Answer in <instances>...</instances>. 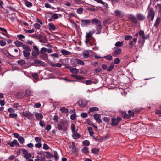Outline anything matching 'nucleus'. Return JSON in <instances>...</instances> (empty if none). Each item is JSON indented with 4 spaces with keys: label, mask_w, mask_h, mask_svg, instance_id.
I'll list each match as a JSON object with an SVG mask.
<instances>
[{
    "label": "nucleus",
    "mask_w": 161,
    "mask_h": 161,
    "mask_svg": "<svg viewBox=\"0 0 161 161\" xmlns=\"http://www.w3.org/2000/svg\"><path fill=\"white\" fill-rule=\"evenodd\" d=\"M139 35L142 37V39H141L139 41V42L141 43L139 47H141L144 42V39H147L148 38V36H145L144 35V32L142 30L140 31L139 32Z\"/></svg>",
    "instance_id": "f257e3e1"
},
{
    "label": "nucleus",
    "mask_w": 161,
    "mask_h": 161,
    "mask_svg": "<svg viewBox=\"0 0 161 161\" xmlns=\"http://www.w3.org/2000/svg\"><path fill=\"white\" fill-rule=\"evenodd\" d=\"M14 44L18 47H22L23 48L24 50H29L30 49L28 48V46L25 44H23V43L20 41H16L15 42Z\"/></svg>",
    "instance_id": "f03ea898"
},
{
    "label": "nucleus",
    "mask_w": 161,
    "mask_h": 161,
    "mask_svg": "<svg viewBox=\"0 0 161 161\" xmlns=\"http://www.w3.org/2000/svg\"><path fill=\"white\" fill-rule=\"evenodd\" d=\"M22 115L31 120H33L34 118L33 115L30 112L27 111L23 112L22 113Z\"/></svg>",
    "instance_id": "7ed1b4c3"
},
{
    "label": "nucleus",
    "mask_w": 161,
    "mask_h": 161,
    "mask_svg": "<svg viewBox=\"0 0 161 161\" xmlns=\"http://www.w3.org/2000/svg\"><path fill=\"white\" fill-rule=\"evenodd\" d=\"M155 15V12L154 10L152 8H150L148 11V15L147 18L150 21L153 20Z\"/></svg>",
    "instance_id": "20e7f679"
},
{
    "label": "nucleus",
    "mask_w": 161,
    "mask_h": 161,
    "mask_svg": "<svg viewBox=\"0 0 161 161\" xmlns=\"http://www.w3.org/2000/svg\"><path fill=\"white\" fill-rule=\"evenodd\" d=\"M77 103L78 104L79 106L81 107H86L87 104V102L84 100L81 99L79 100L78 101Z\"/></svg>",
    "instance_id": "39448f33"
},
{
    "label": "nucleus",
    "mask_w": 161,
    "mask_h": 161,
    "mask_svg": "<svg viewBox=\"0 0 161 161\" xmlns=\"http://www.w3.org/2000/svg\"><path fill=\"white\" fill-rule=\"evenodd\" d=\"M93 117L94 119L96 120V121L99 123H102V121L101 119V115L99 114H96L93 115Z\"/></svg>",
    "instance_id": "423d86ee"
},
{
    "label": "nucleus",
    "mask_w": 161,
    "mask_h": 161,
    "mask_svg": "<svg viewBox=\"0 0 161 161\" xmlns=\"http://www.w3.org/2000/svg\"><path fill=\"white\" fill-rule=\"evenodd\" d=\"M91 22L93 25H97L101 24V21L98 20L96 18H94L91 20Z\"/></svg>",
    "instance_id": "0eeeda50"
},
{
    "label": "nucleus",
    "mask_w": 161,
    "mask_h": 161,
    "mask_svg": "<svg viewBox=\"0 0 161 161\" xmlns=\"http://www.w3.org/2000/svg\"><path fill=\"white\" fill-rule=\"evenodd\" d=\"M81 25L82 26H87L91 23V21L89 20L83 19L81 20Z\"/></svg>",
    "instance_id": "6e6552de"
},
{
    "label": "nucleus",
    "mask_w": 161,
    "mask_h": 161,
    "mask_svg": "<svg viewBox=\"0 0 161 161\" xmlns=\"http://www.w3.org/2000/svg\"><path fill=\"white\" fill-rule=\"evenodd\" d=\"M28 48L30 49L29 50H24L23 51V56L25 58L28 57L30 55L29 52L31 51V49L29 47Z\"/></svg>",
    "instance_id": "1a4fd4ad"
},
{
    "label": "nucleus",
    "mask_w": 161,
    "mask_h": 161,
    "mask_svg": "<svg viewBox=\"0 0 161 161\" xmlns=\"http://www.w3.org/2000/svg\"><path fill=\"white\" fill-rule=\"evenodd\" d=\"M122 50L121 48H116L112 53V55L114 56H116L120 54L121 53Z\"/></svg>",
    "instance_id": "9d476101"
},
{
    "label": "nucleus",
    "mask_w": 161,
    "mask_h": 161,
    "mask_svg": "<svg viewBox=\"0 0 161 161\" xmlns=\"http://www.w3.org/2000/svg\"><path fill=\"white\" fill-rule=\"evenodd\" d=\"M95 32V31H90L88 33H86V38H93L92 35Z\"/></svg>",
    "instance_id": "9b49d317"
},
{
    "label": "nucleus",
    "mask_w": 161,
    "mask_h": 161,
    "mask_svg": "<svg viewBox=\"0 0 161 161\" xmlns=\"http://www.w3.org/2000/svg\"><path fill=\"white\" fill-rule=\"evenodd\" d=\"M8 144L11 147H13L14 145L17 146H19V145L16 140H14L12 142L8 143Z\"/></svg>",
    "instance_id": "f8f14e48"
},
{
    "label": "nucleus",
    "mask_w": 161,
    "mask_h": 161,
    "mask_svg": "<svg viewBox=\"0 0 161 161\" xmlns=\"http://www.w3.org/2000/svg\"><path fill=\"white\" fill-rule=\"evenodd\" d=\"M137 17L138 20L140 21L143 20L145 18V16L141 13H138L137 14Z\"/></svg>",
    "instance_id": "ddd939ff"
},
{
    "label": "nucleus",
    "mask_w": 161,
    "mask_h": 161,
    "mask_svg": "<svg viewBox=\"0 0 161 161\" xmlns=\"http://www.w3.org/2000/svg\"><path fill=\"white\" fill-rule=\"evenodd\" d=\"M129 19L131 21L132 23L135 24H137V20L136 18L134 16L130 15L129 17Z\"/></svg>",
    "instance_id": "4468645a"
},
{
    "label": "nucleus",
    "mask_w": 161,
    "mask_h": 161,
    "mask_svg": "<svg viewBox=\"0 0 161 161\" xmlns=\"http://www.w3.org/2000/svg\"><path fill=\"white\" fill-rule=\"evenodd\" d=\"M72 133V136L74 139H77L80 136V135L79 133H77V132H74Z\"/></svg>",
    "instance_id": "2eb2a0df"
},
{
    "label": "nucleus",
    "mask_w": 161,
    "mask_h": 161,
    "mask_svg": "<svg viewBox=\"0 0 161 161\" xmlns=\"http://www.w3.org/2000/svg\"><path fill=\"white\" fill-rule=\"evenodd\" d=\"M102 29V26L101 24L97 25L96 26V30L97 31V34H100L101 32V29Z\"/></svg>",
    "instance_id": "dca6fc26"
},
{
    "label": "nucleus",
    "mask_w": 161,
    "mask_h": 161,
    "mask_svg": "<svg viewBox=\"0 0 161 161\" xmlns=\"http://www.w3.org/2000/svg\"><path fill=\"white\" fill-rule=\"evenodd\" d=\"M42 154L47 158L53 157V155L49 152H44Z\"/></svg>",
    "instance_id": "f3484780"
},
{
    "label": "nucleus",
    "mask_w": 161,
    "mask_h": 161,
    "mask_svg": "<svg viewBox=\"0 0 161 161\" xmlns=\"http://www.w3.org/2000/svg\"><path fill=\"white\" fill-rule=\"evenodd\" d=\"M94 1L97 2V3L101 4L104 6L108 8V5L105 2L103 1L102 0H94Z\"/></svg>",
    "instance_id": "a211bd4d"
},
{
    "label": "nucleus",
    "mask_w": 161,
    "mask_h": 161,
    "mask_svg": "<svg viewBox=\"0 0 161 161\" xmlns=\"http://www.w3.org/2000/svg\"><path fill=\"white\" fill-rule=\"evenodd\" d=\"M49 64L52 67H58L60 68L62 66V65L59 63H50Z\"/></svg>",
    "instance_id": "6ab92c4d"
},
{
    "label": "nucleus",
    "mask_w": 161,
    "mask_h": 161,
    "mask_svg": "<svg viewBox=\"0 0 161 161\" xmlns=\"http://www.w3.org/2000/svg\"><path fill=\"white\" fill-rule=\"evenodd\" d=\"M75 61L78 64L82 65H84V62L80 59L76 58L75 59Z\"/></svg>",
    "instance_id": "aec40b11"
},
{
    "label": "nucleus",
    "mask_w": 161,
    "mask_h": 161,
    "mask_svg": "<svg viewBox=\"0 0 161 161\" xmlns=\"http://www.w3.org/2000/svg\"><path fill=\"white\" fill-rule=\"evenodd\" d=\"M123 45V42L118 41L115 44V46L117 47H121Z\"/></svg>",
    "instance_id": "412c9836"
},
{
    "label": "nucleus",
    "mask_w": 161,
    "mask_h": 161,
    "mask_svg": "<svg viewBox=\"0 0 161 161\" xmlns=\"http://www.w3.org/2000/svg\"><path fill=\"white\" fill-rule=\"evenodd\" d=\"M112 123L111 125H112L116 126V125L118 122L117 119L115 118H113L111 119Z\"/></svg>",
    "instance_id": "4be33fe9"
},
{
    "label": "nucleus",
    "mask_w": 161,
    "mask_h": 161,
    "mask_svg": "<svg viewBox=\"0 0 161 161\" xmlns=\"http://www.w3.org/2000/svg\"><path fill=\"white\" fill-rule=\"evenodd\" d=\"M34 63L36 64H38L42 66H44L45 64V63L43 62L38 60L36 59L35 60Z\"/></svg>",
    "instance_id": "5701e85b"
},
{
    "label": "nucleus",
    "mask_w": 161,
    "mask_h": 161,
    "mask_svg": "<svg viewBox=\"0 0 161 161\" xmlns=\"http://www.w3.org/2000/svg\"><path fill=\"white\" fill-rule=\"evenodd\" d=\"M137 39L136 38H134L133 39V40L130 41L129 43V44L130 45L131 48L133 47V45L135 44L137 41Z\"/></svg>",
    "instance_id": "b1692460"
},
{
    "label": "nucleus",
    "mask_w": 161,
    "mask_h": 161,
    "mask_svg": "<svg viewBox=\"0 0 161 161\" xmlns=\"http://www.w3.org/2000/svg\"><path fill=\"white\" fill-rule=\"evenodd\" d=\"M49 28L50 30L54 31L56 29V27L52 23H50L48 24Z\"/></svg>",
    "instance_id": "393cba45"
},
{
    "label": "nucleus",
    "mask_w": 161,
    "mask_h": 161,
    "mask_svg": "<svg viewBox=\"0 0 161 161\" xmlns=\"http://www.w3.org/2000/svg\"><path fill=\"white\" fill-rule=\"evenodd\" d=\"M35 116L36 118L38 120H40L43 118V115L42 114L40 113H37L36 114Z\"/></svg>",
    "instance_id": "a878e982"
},
{
    "label": "nucleus",
    "mask_w": 161,
    "mask_h": 161,
    "mask_svg": "<svg viewBox=\"0 0 161 161\" xmlns=\"http://www.w3.org/2000/svg\"><path fill=\"white\" fill-rule=\"evenodd\" d=\"M99 110V109L97 107H93L90 108L88 112H93L95 111H97Z\"/></svg>",
    "instance_id": "bb28decb"
},
{
    "label": "nucleus",
    "mask_w": 161,
    "mask_h": 161,
    "mask_svg": "<svg viewBox=\"0 0 161 161\" xmlns=\"http://www.w3.org/2000/svg\"><path fill=\"white\" fill-rule=\"evenodd\" d=\"M114 64L113 62H112L110 64V66L107 69V70L108 71H111L114 68Z\"/></svg>",
    "instance_id": "cd10ccee"
},
{
    "label": "nucleus",
    "mask_w": 161,
    "mask_h": 161,
    "mask_svg": "<svg viewBox=\"0 0 161 161\" xmlns=\"http://www.w3.org/2000/svg\"><path fill=\"white\" fill-rule=\"evenodd\" d=\"M71 128L72 133L77 132L78 131V129L76 130L75 125L73 123H72L71 125Z\"/></svg>",
    "instance_id": "c85d7f7f"
},
{
    "label": "nucleus",
    "mask_w": 161,
    "mask_h": 161,
    "mask_svg": "<svg viewBox=\"0 0 161 161\" xmlns=\"http://www.w3.org/2000/svg\"><path fill=\"white\" fill-rule=\"evenodd\" d=\"M83 58H87L89 57V52L88 51H84L83 52Z\"/></svg>",
    "instance_id": "c756f323"
},
{
    "label": "nucleus",
    "mask_w": 161,
    "mask_h": 161,
    "mask_svg": "<svg viewBox=\"0 0 161 161\" xmlns=\"http://www.w3.org/2000/svg\"><path fill=\"white\" fill-rule=\"evenodd\" d=\"M88 130L90 136H92L94 135V132L92 131V129L91 127H88Z\"/></svg>",
    "instance_id": "7c9ffc66"
},
{
    "label": "nucleus",
    "mask_w": 161,
    "mask_h": 161,
    "mask_svg": "<svg viewBox=\"0 0 161 161\" xmlns=\"http://www.w3.org/2000/svg\"><path fill=\"white\" fill-rule=\"evenodd\" d=\"M82 152L85 154L87 155L89 153L88 148L87 147H84L82 149Z\"/></svg>",
    "instance_id": "2f4dec72"
},
{
    "label": "nucleus",
    "mask_w": 161,
    "mask_h": 161,
    "mask_svg": "<svg viewBox=\"0 0 161 161\" xmlns=\"http://www.w3.org/2000/svg\"><path fill=\"white\" fill-rule=\"evenodd\" d=\"M39 51L33 50L32 51V53H31V54L33 57L36 58V57L39 54Z\"/></svg>",
    "instance_id": "473e14b6"
},
{
    "label": "nucleus",
    "mask_w": 161,
    "mask_h": 161,
    "mask_svg": "<svg viewBox=\"0 0 161 161\" xmlns=\"http://www.w3.org/2000/svg\"><path fill=\"white\" fill-rule=\"evenodd\" d=\"M91 151L93 154L97 155L98 154L99 149L97 148H93L91 150Z\"/></svg>",
    "instance_id": "72a5a7b5"
},
{
    "label": "nucleus",
    "mask_w": 161,
    "mask_h": 161,
    "mask_svg": "<svg viewBox=\"0 0 161 161\" xmlns=\"http://www.w3.org/2000/svg\"><path fill=\"white\" fill-rule=\"evenodd\" d=\"M73 81H75V80H73ZM79 81V82H81L82 83H84L86 84V85H90L92 82V80H86L85 81H82V80L80 81Z\"/></svg>",
    "instance_id": "f704fd0d"
},
{
    "label": "nucleus",
    "mask_w": 161,
    "mask_h": 161,
    "mask_svg": "<svg viewBox=\"0 0 161 161\" xmlns=\"http://www.w3.org/2000/svg\"><path fill=\"white\" fill-rule=\"evenodd\" d=\"M122 115L125 119H128L130 118V116L124 112H122Z\"/></svg>",
    "instance_id": "c9c22d12"
},
{
    "label": "nucleus",
    "mask_w": 161,
    "mask_h": 161,
    "mask_svg": "<svg viewBox=\"0 0 161 161\" xmlns=\"http://www.w3.org/2000/svg\"><path fill=\"white\" fill-rule=\"evenodd\" d=\"M61 53L64 55H68L70 54V52L65 50H62Z\"/></svg>",
    "instance_id": "e433bc0d"
},
{
    "label": "nucleus",
    "mask_w": 161,
    "mask_h": 161,
    "mask_svg": "<svg viewBox=\"0 0 161 161\" xmlns=\"http://www.w3.org/2000/svg\"><path fill=\"white\" fill-rule=\"evenodd\" d=\"M60 111H61L62 112L65 113H68L69 111L68 109L64 107H62L60 109Z\"/></svg>",
    "instance_id": "4c0bfd02"
},
{
    "label": "nucleus",
    "mask_w": 161,
    "mask_h": 161,
    "mask_svg": "<svg viewBox=\"0 0 161 161\" xmlns=\"http://www.w3.org/2000/svg\"><path fill=\"white\" fill-rule=\"evenodd\" d=\"M24 1H25V5L27 7H31L32 6V4L31 3L28 2L26 0H24Z\"/></svg>",
    "instance_id": "58836bf2"
},
{
    "label": "nucleus",
    "mask_w": 161,
    "mask_h": 161,
    "mask_svg": "<svg viewBox=\"0 0 161 161\" xmlns=\"http://www.w3.org/2000/svg\"><path fill=\"white\" fill-rule=\"evenodd\" d=\"M160 22V19L159 18H157L154 24V25L156 27H157L158 26Z\"/></svg>",
    "instance_id": "ea45409f"
},
{
    "label": "nucleus",
    "mask_w": 161,
    "mask_h": 161,
    "mask_svg": "<svg viewBox=\"0 0 161 161\" xmlns=\"http://www.w3.org/2000/svg\"><path fill=\"white\" fill-rule=\"evenodd\" d=\"M33 92L30 90H27L26 91L25 94L26 96H30L32 94Z\"/></svg>",
    "instance_id": "a19ab883"
},
{
    "label": "nucleus",
    "mask_w": 161,
    "mask_h": 161,
    "mask_svg": "<svg viewBox=\"0 0 161 161\" xmlns=\"http://www.w3.org/2000/svg\"><path fill=\"white\" fill-rule=\"evenodd\" d=\"M104 58H105L107 60H111L113 59L112 56L110 55H108L106 56H104Z\"/></svg>",
    "instance_id": "79ce46f5"
},
{
    "label": "nucleus",
    "mask_w": 161,
    "mask_h": 161,
    "mask_svg": "<svg viewBox=\"0 0 161 161\" xmlns=\"http://www.w3.org/2000/svg\"><path fill=\"white\" fill-rule=\"evenodd\" d=\"M132 38V36L130 35H127L125 36V40H130Z\"/></svg>",
    "instance_id": "37998d69"
},
{
    "label": "nucleus",
    "mask_w": 161,
    "mask_h": 161,
    "mask_svg": "<svg viewBox=\"0 0 161 161\" xmlns=\"http://www.w3.org/2000/svg\"><path fill=\"white\" fill-rule=\"evenodd\" d=\"M60 124L62 126L63 130L64 131L66 130H67V127L66 126L64 122H62Z\"/></svg>",
    "instance_id": "c03bdc74"
},
{
    "label": "nucleus",
    "mask_w": 161,
    "mask_h": 161,
    "mask_svg": "<svg viewBox=\"0 0 161 161\" xmlns=\"http://www.w3.org/2000/svg\"><path fill=\"white\" fill-rule=\"evenodd\" d=\"M18 140L20 143L23 144L24 142V139L22 136H19L18 138Z\"/></svg>",
    "instance_id": "a18cd8bd"
},
{
    "label": "nucleus",
    "mask_w": 161,
    "mask_h": 161,
    "mask_svg": "<svg viewBox=\"0 0 161 161\" xmlns=\"http://www.w3.org/2000/svg\"><path fill=\"white\" fill-rule=\"evenodd\" d=\"M18 63L20 65H23L26 63V62L25 60H18L17 61Z\"/></svg>",
    "instance_id": "49530a36"
},
{
    "label": "nucleus",
    "mask_w": 161,
    "mask_h": 161,
    "mask_svg": "<svg viewBox=\"0 0 161 161\" xmlns=\"http://www.w3.org/2000/svg\"><path fill=\"white\" fill-rule=\"evenodd\" d=\"M32 76L36 80L38 78V75L37 73L32 74Z\"/></svg>",
    "instance_id": "de8ad7c7"
},
{
    "label": "nucleus",
    "mask_w": 161,
    "mask_h": 161,
    "mask_svg": "<svg viewBox=\"0 0 161 161\" xmlns=\"http://www.w3.org/2000/svg\"><path fill=\"white\" fill-rule=\"evenodd\" d=\"M71 72L72 73L76 74L78 73L79 70L77 69L73 68V69H72V71Z\"/></svg>",
    "instance_id": "09e8293b"
},
{
    "label": "nucleus",
    "mask_w": 161,
    "mask_h": 161,
    "mask_svg": "<svg viewBox=\"0 0 161 161\" xmlns=\"http://www.w3.org/2000/svg\"><path fill=\"white\" fill-rule=\"evenodd\" d=\"M31 155L30 153H27L26 154L24 155V157L26 159H28L29 158L31 157Z\"/></svg>",
    "instance_id": "8fccbe9b"
},
{
    "label": "nucleus",
    "mask_w": 161,
    "mask_h": 161,
    "mask_svg": "<svg viewBox=\"0 0 161 161\" xmlns=\"http://www.w3.org/2000/svg\"><path fill=\"white\" fill-rule=\"evenodd\" d=\"M77 151V149L74 143H72V152L75 153Z\"/></svg>",
    "instance_id": "3c124183"
},
{
    "label": "nucleus",
    "mask_w": 161,
    "mask_h": 161,
    "mask_svg": "<svg viewBox=\"0 0 161 161\" xmlns=\"http://www.w3.org/2000/svg\"><path fill=\"white\" fill-rule=\"evenodd\" d=\"M160 45H158L156 44H155L154 47V49L155 50L160 51Z\"/></svg>",
    "instance_id": "603ef678"
},
{
    "label": "nucleus",
    "mask_w": 161,
    "mask_h": 161,
    "mask_svg": "<svg viewBox=\"0 0 161 161\" xmlns=\"http://www.w3.org/2000/svg\"><path fill=\"white\" fill-rule=\"evenodd\" d=\"M83 11V8H79L77 9V13L81 14L82 13V12Z\"/></svg>",
    "instance_id": "864d4df0"
},
{
    "label": "nucleus",
    "mask_w": 161,
    "mask_h": 161,
    "mask_svg": "<svg viewBox=\"0 0 161 161\" xmlns=\"http://www.w3.org/2000/svg\"><path fill=\"white\" fill-rule=\"evenodd\" d=\"M156 9L159 12H160L161 10V5L159 4H157L156 6Z\"/></svg>",
    "instance_id": "5fc2aeb1"
},
{
    "label": "nucleus",
    "mask_w": 161,
    "mask_h": 161,
    "mask_svg": "<svg viewBox=\"0 0 161 161\" xmlns=\"http://www.w3.org/2000/svg\"><path fill=\"white\" fill-rule=\"evenodd\" d=\"M17 116V114L15 113L10 114H9V117L13 118H15Z\"/></svg>",
    "instance_id": "6e6d98bb"
},
{
    "label": "nucleus",
    "mask_w": 161,
    "mask_h": 161,
    "mask_svg": "<svg viewBox=\"0 0 161 161\" xmlns=\"http://www.w3.org/2000/svg\"><path fill=\"white\" fill-rule=\"evenodd\" d=\"M83 144L84 146H88L89 145V142L87 140H85L83 142Z\"/></svg>",
    "instance_id": "4d7b16f0"
},
{
    "label": "nucleus",
    "mask_w": 161,
    "mask_h": 161,
    "mask_svg": "<svg viewBox=\"0 0 161 161\" xmlns=\"http://www.w3.org/2000/svg\"><path fill=\"white\" fill-rule=\"evenodd\" d=\"M24 31L25 33H33L34 32V29H31L30 30H27L26 29L24 30Z\"/></svg>",
    "instance_id": "13d9d810"
},
{
    "label": "nucleus",
    "mask_w": 161,
    "mask_h": 161,
    "mask_svg": "<svg viewBox=\"0 0 161 161\" xmlns=\"http://www.w3.org/2000/svg\"><path fill=\"white\" fill-rule=\"evenodd\" d=\"M40 26V25L38 23H35L34 25V26L36 29H39Z\"/></svg>",
    "instance_id": "bf43d9fd"
},
{
    "label": "nucleus",
    "mask_w": 161,
    "mask_h": 161,
    "mask_svg": "<svg viewBox=\"0 0 161 161\" xmlns=\"http://www.w3.org/2000/svg\"><path fill=\"white\" fill-rule=\"evenodd\" d=\"M47 51V49L46 48L43 47L41 48L40 51V53H44Z\"/></svg>",
    "instance_id": "052dcab7"
},
{
    "label": "nucleus",
    "mask_w": 161,
    "mask_h": 161,
    "mask_svg": "<svg viewBox=\"0 0 161 161\" xmlns=\"http://www.w3.org/2000/svg\"><path fill=\"white\" fill-rule=\"evenodd\" d=\"M76 79L78 80H83L85 79V77H83L80 76L76 75V76H75V78Z\"/></svg>",
    "instance_id": "680f3d73"
},
{
    "label": "nucleus",
    "mask_w": 161,
    "mask_h": 161,
    "mask_svg": "<svg viewBox=\"0 0 161 161\" xmlns=\"http://www.w3.org/2000/svg\"><path fill=\"white\" fill-rule=\"evenodd\" d=\"M102 71V69L101 68H99L98 69H95L94 70V72L95 73H97L98 72H101Z\"/></svg>",
    "instance_id": "e2e57ef3"
},
{
    "label": "nucleus",
    "mask_w": 161,
    "mask_h": 161,
    "mask_svg": "<svg viewBox=\"0 0 161 161\" xmlns=\"http://www.w3.org/2000/svg\"><path fill=\"white\" fill-rule=\"evenodd\" d=\"M89 125H92V127H94V128H95V130L96 131H97V130H98V129H97V126H96V125H95L93 123H89Z\"/></svg>",
    "instance_id": "0e129e2a"
},
{
    "label": "nucleus",
    "mask_w": 161,
    "mask_h": 161,
    "mask_svg": "<svg viewBox=\"0 0 161 161\" xmlns=\"http://www.w3.org/2000/svg\"><path fill=\"white\" fill-rule=\"evenodd\" d=\"M17 37L21 41H22V39L25 38L24 36L22 34L18 35Z\"/></svg>",
    "instance_id": "69168bd1"
},
{
    "label": "nucleus",
    "mask_w": 161,
    "mask_h": 161,
    "mask_svg": "<svg viewBox=\"0 0 161 161\" xmlns=\"http://www.w3.org/2000/svg\"><path fill=\"white\" fill-rule=\"evenodd\" d=\"M76 118V115L75 114H72L70 116V118L72 120H74Z\"/></svg>",
    "instance_id": "338daca9"
},
{
    "label": "nucleus",
    "mask_w": 161,
    "mask_h": 161,
    "mask_svg": "<svg viewBox=\"0 0 161 161\" xmlns=\"http://www.w3.org/2000/svg\"><path fill=\"white\" fill-rule=\"evenodd\" d=\"M120 62L119 58H117L115 59L114 60V63L115 64H118Z\"/></svg>",
    "instance_id": "774afa93"
}]
</instances>
